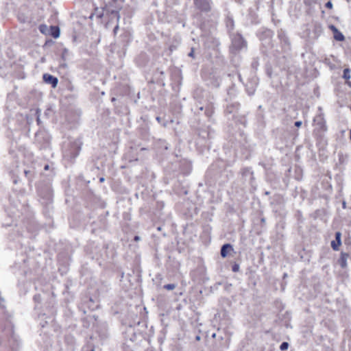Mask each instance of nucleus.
<instances>
[{
	"mask_svg": "<svg viewBox=\"0 0 351 351\" xmlns=\"http://www.w3.org/2000/svg\"><path fill=\"white\" fill-rule=\"evenodd\" d=\"M158 230H161L160 227H158Z\"/></svg>",
	"mask_w": 351,
	"mask_h": 351,
	"instance_id": "c85d7f7f",
	"label": "nucleus"
},
{
	"mask_svg": "<svg viewBox=\"0 0 351 351\" xmlns=\"http://www.w3.org/2000/svg\"><path fill=\"white\" fill-rule=\"evenodd\" d=\"M34 298L35 300H37L40 299V295H35Z\"/></svg>",
	"mask_w": 351,
	"mask_h": 351,
	"instance_id": "b1692460",
	"label": "nucleus"
},
{
	"mask_svg": "<svg viewBox=\"0 0 351 351\" xmlns=\"http://www.w3.org/2000/svg\"><path fill=\"white\" fill-rule=\"evenodd\" d=\"M119 25H118V23H117V24L116 25V26L114 27V29H113V33H114V35H116V34H117V31L119 30Z\"/></svg>",
	"mask_w": 351,
	"mask_h": 351,
	"instance_id": "a211bd4d",
	"label": "nucleus"
},
{
	"mask_svg": "<svg viewBox=\"0 0 351 351\" xmlns=\"http://www.w3.org/2000/svg\"><path fill=\"white\" fill-rule=\"evenodd\" d=\"M232 47L237 49H241L245 47V43L240 35L234 36L232 39Z\"/></svg>",
	"mask_w": 351,
	"mask_h": 351,
	"instance_id": "20e7f679",
	"label": "nucleus"
},
{
	"mask_svg": "<svg viewBox=\"0 0 351 351\" xmlns=\"http://www.w3.org/2000/svg\"><path fill=\"white\" fill-rule=\"evenodd\" d=\"M238 268H239V266H238V265H234V266L233 267V269H233V271H237L238 270Z\"/></svg>",
	"mask_w": 351,
	"mask_h": 351,
	"instance_id": "412c9836",
	"label": "nucleus"
},
{
	"mask_svg": "<svg viewBox=\"0 0 351 351\" xmlns=\"http://www.w3.org/2000/svg\"><path fill=\"white\" fill-rule=\"evenodd\" d=\"M50 34L55 38L60 36V28L58 26L50 27Z\"/></svg>",
	"mask_w": 351,
	"mask_h": 351,
	"instance_id": "9d476101",
	"label": "nucleus"
},
{
	"mask_svg": "<svg viewBox=\"0 0 351 351\" xmlns=\"http://www.w3.org/2000/svg\"><path fill=\"white\" fill-rule=\"evenodd\" d=\"M332 28L335 32V34L334 36L335 40H337L338 41L343 40L345 38L344 36L341 32H338L337 29L334 26H332Z\"/></svg>",
	"mask_w": 351,
	"mask_h": 351,
	"instance_id": "f8f14e48",
	"label": "nucleus"
},
{
	"mask_svg": "<svg viewBox=\"0 0 351 351\" xmlns=\"http://www.w3.org/2000/svg\"><path fill=\"white\" fill-rule=\"evenodd\" d=\"M326 7L329 8V9H331L332 8V3L330 1H328L326 3Z\"/></svg>",
	"mask_w": 351,
	"mask_h": 351,
	"instance_id": "6ab92c4d",
	"label": "nucleus"
},
{
	"mask_svg": "<svg viewBox=\"0 0 351 351\" xmlns=\"http://www.w3.org/2000/svg\"><path fill=\"white\" fill-rule=\"evenodd\" d=\"M289 347V343L287 342H283L281 343L280 348L281 350H287Z\"/></svg>",
	"mask_w": 351,
	"mask_h": 351,
	"instance_id": "dca6fc26",
	"label": "nucleus"
},
{
	"mask_svg": "<svg viewBox=\"0 0 351 351\" xmlns=\"http://www.w3.org/2000/svg\"><path fill=\"white\" fill-rule=\"evenodd\" d=\"M134 241H138L140 240V237L138 236H135L134 238Z\"/></svg>",
	"mask_w": 351,
	"mask_h": 351,
	"instance_id": "5701e85b",
	"label": "nucleus"
},
{
	"mask_svg": "<svg viewBox=\"0 0 351 351\" xmlns=\"http://www.w3.org/2000/svg\"><path fill=\"white\" fill-rule=\"evenodd\" d=\"M99 181H100L101 182H103L104 181V178H101L99 179Z\"/></svg>",
	"mask_w": 351,
	"mask_h": 351,
	"instance_id": "393cba45",
	"label": "nucleus"
},
{
	"mask_svg": "<svg viewBox=\"0 0 351 351\" xmlns=\"http://www.w3.org/2000/svg\"><path fill=\"white\" fill-rule=\"evenodd\" d=\"M348 85H350L351 86V83L350 82H348Z\"/></svg>",
	"mask_w": 351,
	"mask_h": 351,
	"instance_id": "c756f323",
	"label": "nucleus"
},
{
	"mask_svg": "<svg viewBox=\"0 0 351 351\" xmlns=\"http://www.w3.org/2000/svg\"><path fill=\"white\" fill-rule=\"evenodd\" d=\"M343 77L346 80H349L350 78V70L349 69H344Z\"/></svg>",
	"mask_w": 351,
	"mask_h": 351,
	"instance_id": "4468645a",
	"label": "nucleus"
},
{
	"mask_svg": "<svg viewBox=\"0 0 351 351\" xmlns=\"http://www.w3.org/2000/svg\"><path fill=\"white\" fill-rule=\"evenodd\" d=\"M341 233L337 232L335 234L336 240L331 242V246L334 250H338L339 246L341 245Z\"/></svg>",
	"mask_w": 351,
	"mask_h": 351,
	"instance_id": "0eeeda50",
	"label": "nucleus"
},
{
	"mask_svg": "<svg viewBox=\"0 0 351 351\" xmlns=\"http://www.w3.org/2000/svg\"><path fill=\"white\" fill-rule=\"evenodd\" d=\"M156 119H157L158 121H160V118H159V117H157V118H156Z\"/></svg>",
	"mask_w": 351,
	"mask_h": 351,
	"instance_id": "7c9ffc66",
	"label": "nucleus"
},
{
	"mask_svg": "<svg viewBox=\"0 0 351 351\" xmlns=\"http://www.w3.org/2000/svg\"><path fill=\"white\" fill-rule=\"evenodd\" d=\"M194 51L193 49L191 50V51L189 53V56L190 57H193Z\"/></svg>",
	"mask_w": 351,
	"mask_h": 351,
	"instance_id": "4be33fe9",
	"label": "nucleus"
},
{
	"mask_svg": "<svg viewBox=\"0 0 351 351\" xmlns=\"http://www.w3.org/2000/svg\"><path fill=\"white\" fill-rule=\"evenodd\" d=\"M176 287L175 284H168L164 286V288L167 290H173Z\"/></svg>",
	"mask_w": 351,
	"mask_h": 351,
	"instance_id": "2eb2a0df",
	"label": "nucleus"
},
{
	"mask_svg": "<svg viewBox=\"0 0 351 351\" xmlns=\"http://www.w3.org/2000/svg\"><path fill=\"white\" fill-rule=\"evenodd\" d=\"M229 250H233L232 246L230 244L223 245L221 249V256L223 258L226 257Z\"/></svg>",
	"mask_w": 351,
	"mask_h": 351,
	"instance_id": "1a4fd4ad",
	"label": "nucleus"
},
{
	"mask_svg": "<svg viewBox=\"0 0 351 351\" xmlns=\"http://www.w3.org/2000/svg\"><path fill=\"white\" fill-rule=\"evenodd\" d=\"M295 125L298 128L300 127L302 125V121H298L295 123Z\"/></svg>",
	"mask_w": 351,
	"mask_h": 351,
	"instance_id": "aec40b11",
	"label": "nucleus"
},
{
	"mask_svg": "<svg viewBox=\"0 0 351 351\" xmlns=\"http://www.w3.org/2000/svg\"><path fill=\"white\" fill-rule=\"evenodd\" d=\"M105 15L108 16L111 19L115 18L117 21L119 22L120 19L119 12L111 8L109 5H106L104 7Z\"/></svg>",
	"mask_w": 351,
	"mask_h": 351,
	"instance_id": "7ed1b4c3",
	"label": "nucleus"
},
{
	"mask_svg": "<svg viewBox=\"0 0 351 351\" xmlns=\"http://www.w3.org/2000/svg\"><path fill=\"white\" fill-rule=\"evenodd\" d=\"M347 257L348 255L346 254H341L339 263L342 267H345L346 266Z\"/></svg>",
	"mask_w": 351,
	"mask_h": 351,
	"instance_id": "ddd939ff",
	"label": "nucleus"
},
{
	"mask_svg": "<svg viewBox=\"0 0 351 351\" xmlns=\"http://www.w3.org/2000/svg\"><path fill=\"white\" fill-rule=\"evenodd\" d=\"M82 143L80 140L64 142L62 148L63 156L68 160L75 159L80 154Z\"/></svg>",
	"mask_w": 351,
	"mask_h": 351,
	"instance_id": "f257e3e1",
	"label": "nucleus"
},
{
	"mask_svg": "<svg viewBox=\"0 0 351 351\" xmlns=\"http://www.w3.org/2000/svg\"><path fill=\"white\" fill-rule=\"evenodd\" d=\"M88 348V347H84V348H83V350H83V351H85V350H86V348Z\"/></svg>",
	"mask_w": 351,
	"mask_h": 351,
	"instance_id": "bb28decb",
	"label": "nucleus"
},
{
	"mask_svg": "<svg viewBox=\"0 0 351 351\" xmlns=\"http://www.w3.org/2000/svg\"><path fill=\"white\" fill-rule=\"evenodd\" d=\"M48 167H49V166H48V165H46V166L45 167V169H48Z\"/></svg>",
	"mask_w": 351,
	"mask_h": 351,
	"instance_id": "a878e982",
	"label": "nucleus"
},
{
	"mask_svg": "<svg viewBox=\"0 0 351 351\" xmlns=\"http://www.w3.org/2000/svg\"><path fill=\"white\" fill-rule=\"evenodd\" d=\"M94 15H95L98 19H101L105 15L104 8L101 9L95 8L94 12L90 16V19H92Z\"/></svg>",
	"mask_w": 351,
	"mask_h": 351,
	"instance_id": "6e6552de",
	"label": "nucleus"
},
{
	"mask_svg": "<svg viewBox=\"0 0 351 351\" xmlns=\"http://www.w3.org/2000/svg\"><path fill=\"white\" fill-rule=\"evenodd\" d=\"M36 141L43 145H47L49 143L50 138L48 134L45 131H38L35 135Z\"/></svg>",
	"mask_w": 351,
	"mask_h": 351,
	"instance_id": "f03ea898",
	"label": "nucleus"
},
{
	"mask_svg": "<svg viewBox=\"0 0 351 351\" xmlns=\"http://www.w3.org/2000/svg\"><path fill=\"white\" fill-rule=\"evenodd\" d=\"M43 79L46 84H51L53 88H56L58 85V78L51 74L45 73L43 76Z\"/></svg>",
	"mask_w": 351,
	"mask_h": 351,
	"instance_id": "39448f33",
	"label": "nucleus"
},
{
	"mask_svg": "<svg viewBox=\"0 0 351 351\" xmlns=\"http://www.w3.org/2000/svg\"><path fill=\"white\" fill-rule=\"evenodd\" d=\"M147 59L146 54L141 53L138 58H136V61L140 66H143L145 64Z\"/></svg>",
	"mask_w": 351,
	"mask_h": 351,
	"instance_id": "9b49d317",
	"label": "nucleus"
},
{
	"mask_svg": "<svg viewBox=\"0 0 351 351\" xmlns=\"http://www.w3.org/2000/svg\"><path fill=\"white\" fill-rule=\"evenodd\" d=\"M195 5L202 10L208 11L210 10L209 0H194Z\"/></svg>",
	"mask_w": 351,
	"mask_h": 351,
	"instance_id": "423d86ee",
	"label": "nucleus"
},
{
	"mask_svg": "<svg viewBox=\"0 0 351 351\" xmlns=\"http://www.w3.org/2000/svg\"><path fill=\"white\" fill-rule=\"evenodd\" d=\"M90 351H95L94 348H91Z\"/></svg>",
	"mask_w": 351,
	"mask_h": 351,
	"instance_id": "cd10ccee",
	"label": "nucleus"
},
{
	"mask_svg": "<svg viewBox=\"0 0 351 351\" xmlns=\"http://www.w3.org/2000/svg\"><path fill=\"white\" fill-rule=\"evenodd\" d=\"M47 25H40L39 29L42 33H45V30L47 29Z\"/></svg>",
	"mask_w": 351,
	"mask_h": 351,
	"instance_id": "f3484780",
	"label": "nucleus"
}]
</instances>
